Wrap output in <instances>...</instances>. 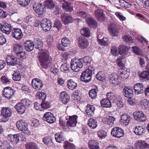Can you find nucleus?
Here are the masks:
<instances>
[{"mask_svg":"<svg viewBox=\"0 0 149 149\" xmlns=\"http://www.w3.org/2000/svg\"><path fill=\"white\" fill-rule=\"evenodd\" d=\"M38 59L40 65L42 68L47 69L50 66L51 62L48 52L47 50H45L40 53Z\"/></svg>","mask_w":149,"mask_h":149,"instance_id":"obj_1","label":"nucleus"},{"mask_svg":"<svg viewBox=\"0 0 149 149\" xmlns=\"http://www.w3.org/2000/svg\"><path fill=\"white\" fill-rule=\"evenodd\" d=\"M32 104L31 101L29 99L25 98L22 99L21 102L17 104L14 108L18 113L21 115L25 112L26 106L29 107Z\"/></svg>","mask_w":149,"mask_h":149,"instance_id":"obj_2","label":"nucleus"},{"mask_svg":"<svg viewBox=\"0 0 149 149\" xmlns=\"http://www.w3.org/2000/svg\"><path fill=\"white\" fill-rule=\"evenodd\" d=\"M94 68L91 66L83 72L81 76V80L86 83L89 82L91 80L93 73H94Z\"/></svg>","mask_w":149,"mask_h":149,"instance_id":"obj_3","label":"nucleus"},{"mask_svg":"<svg viewBox=\"0 0 149 149\" xmlns=\"http://www.w3.org/2000/svg\"><path fill=\"white\" fill-rule=\"evenodd\" d=\"M17 128L20 130L24 132L26 135H29L31 132L28 129V124L24 120H20L16 123Z\"/></svg>","mask_w":149,"mask_h":149,"instance_id":"obj_4","label":"nucleus"},{"mask_svg":"<svg viewBox=\"0 0 149 149\" xmlns=\"http://www.w3.org/2000/svg\"><path fill=\"white\" fill-rule=\"evenodd\" d=\"M61 10L59 8L56 7V14L58 13L60 15V18L63 22L65 24H68L74 21V19L72 18L71 15L65 13L61 14Z\"/></svg>","mask_w":149,"mask_h":149,"instance_id":"obj_5","label":"nucleus"},{"mask_svg":"<svg viewBox=\"0 0 149 149\" xmlns=\"http://www.w3.org/2000/svg\"><path fill=\"white\" fill-rule=\"evenodd\" d=\"M12 111L9 107H3L1 110L0 115L1 121H6L12 115Z\"/></svg>","mask_w":149,"mask_h":149,"instance_id":"obj_6","label":"nucleus"},{"mask_svg":"<svg viewBox=\"0 0 149 149\" xmlns=\"http://www.w3.org/2000/svg\"><path fill=\"white\" fill-rule=\"evenodd\" d=\"M81 60L76 58L72 59L70 62V66L72 70L74 72H78L83 66Z\"/></svg>","mask_w":149,"mask_h":149,"instance_id":"obj_7","label":"nucleus"},{"mask_svg":"<svg viewBox=\"0 0 149 149\" xmlns=\"http://www.w3.org/2000/svg\"><path fill=\"white\" fill-rule=\"evenodd\" d=\"M15 92V91L12 89L10 87H6L4 88L3 96L9 100L14 96Z\"/></svg>","mask_w":149,"mask_h":149,"instance_id":"obj_8","label":"nucleus"},{"mask_svg":"<svg viewBox=\"0 0 149 149\" xmlns=\"http://www.w3.org/2000/svg\"><path fill=\"white\" fill-rule=\"evenodd\" d=\"M111 134L113 137L120 138L124 135L123 130L118 127H115L112 129Z\"/></svg>","mask_w":149,"mask_h":149,"instance_id":"obj_9","label":"nucleus"},{"mask_svg":"<svg viewBox=\"0 0 149 149\" xmlns=\"http://www.w3.org/2000/svg\"><path fill=\"white\" fill-rule=\"evenodd\" d=\"M42 118L44 120L49 123H55L56 120L55 117L53 113L50 112H46L44 114Z\"/></svg>","mask_w":149,"mask_h":149,"instance_id":"obj_10","label":"nucleus"},{"mask_svg":"<svg viewBox=\"0 0 149 149\" xmlns=\"http://www.w3.org/2000/svg\"><path fill=\"white\" fill-rule=\"evenodd\" d=\"M6 61L8 65H15L20 63L19 60L14 56H7L6 58Z\"/></svg>","mask_w":149,"mask_h":149,"instance_id":"obj_11","label":"nucleus"},{"mask_svg":"<svg viewBox=\"0 0 149 149\" xmlns=\"http://www.w3.org/2000/svg\"><path fill=\"white\" fill-rule=\"evenodd\" d=\"M110 82L114 85H118L121 83V80L119 79V75L116 74H111L109 76Z\"/></svg>","mask_w":149,"mask_h":149,"instance_id":"obj_12","label":"nucleus"},{"mask_svg":"<svg viewBox=\"0 0 149 149\" xmlns=\"http://www.w3.org/2000/svg\"><path fill=\"white\" fill-rule=\"evenodd\" d=\"M133 115L135 119L138 121L143 122L146 119V115L141 111L134 112Z\"/></svg>","mask_w":149,"mask_h":149,"instance_id":"obj_13","label":"nucleus"},{"mask_svg":"<svg viewBox=\"0 0 149 149\" xmlns=\"http://www.w3.org/2000/svg\"><path fill=\"white\" fill-rule=\"evenodd\" d=\"M51 21L47 19H44L41 21V26L43 30L46 32L49 30L51 28Z\"/></svg>","mask_w":149,"mask_h":149,"instance_id":"obj_14","label":"nucleus"},{"mask_svg":"<svg viewBox=\"0 0 149 149\" xmlns=\"http://www.w3.org/2000/svg\"><path fill=\"white\" fill-rule=\"evenodd\" d=\"M31 84L33 88L37 90L41 89L43 86L42 82L41 80L37 78L32 79Z\"/></svg>","mask_w":149,"mask_h":149,"instance_id":"obj_15","label":"nucleus"},{"mask_svg":"<svg viewBox=\"0 0 149 149\" xmlns=\"http://www.w3.org/2000/svg\"><path fill=\"white\" fill-rule=\"evenodd\" d=\"M12 36L17 40H19L22 38L23 35L20 29L14 28L12 30Z\"/></svg>","mask_w":149,"mask_h":149,"instance_id":"obj_16","label":"nucleus"},{"mask_svg":"<svg viewBox=\"0 0 149 149\" xmlns=\"http://www.w3.org/2000/svg\"><path fill=\"white\" fill-rule=\"evenodd\" d=\"M123 92L124 96L129 99L132 98L133 96V89L131 87H125L123 89Z\"/></svg>","mask_w":149,"mask_h":149,"instance_id":"obj_17","label":"nucleus"},{"mask_svg":"<svg viewBox=\"0 0 149 149\" xmlns=\"http://www.w3.org/2000/svg\"><path fill=\"white\" fill-rule=\"evenodd\" d=\"M33 9L36 12L40 15H42L46 11L44 6L41 3H36L33 6Z\"/></svg>","mask_w":149,"mask_h":149,"instance_id":"obj_18","label":"nucleus"},{"mask_svg":"<svg viewBox=\"0 0 149 149\" xmlns=\"http://www.w3.org/2000/svg\"><path fill=\"white\" fill-rule=\"evenodd\" d=\"M79 46L81 49L86 48L88 46V42L86 38L84 37H79L78 38Z\"/></svg>","mask_w":149,"mask_h":149,"instance_id":"obj_19","label":"nucleus"},{"mask_svg":"<svg viewBox=\"0 0 149 149\" xmlns=\"http://www.w3.org/2000/svg\"><path fill=\"white\" fill-rule=\"evenodd\" d=\"M94 14L96 18L100 22L104 21L105 18V15L103 13V10L101 9H97L95 10Z\"/></svg>","mask_w":149,"mask_h":149,"instance_id":"obj_20","label":"nucleus"},{"mask_svg":"<svg viewBox=\"0 0 149 149\" xmlns=\"http://www.w3.org/2000/svg\"><path fill=\"white\" fill-rule=\"evenodd\" d=\"M22 135L20 134H18L14 135H9L8 136V140L13 143L16 144L21 140Z\"/></svg>","mask_w":149,"mask_h":149,"instance_id":"obj_21","label":"nucleus"},{"mask_svg":"<svg viewBox=\"0 0 149 149\" xmlns=\"http://www.w3.org/2000/svg\"><path fill=\"white\" fill-rule=\"evenodd\" d=\"M59 1L62 4L63 8L66 11L70 12L73 10V6L70 2L64 0H60Z\"/></svg>","mask_w":149,"mask_h":149,"instance_id":"obj_22","label":"nucleus"},{"mask_svg":"<svg viewBox=\"0 0 149 149\" xmlns=\"http://www.w3.org/2000/svg\"><path fill=\"white\" fill-rule=\"evenodd\" d=\"M134 89L136 94H139L143 93L145 87L142 84L137 83L135 84Z\"/></svg>","mask_w":149,"mask_h":149,"instance_id":"obj_23","label":"nucleus"},{"mask_svg":"<svg viewBox=\"0 0 149 149\" xmlns=\"http://www.w3.org/2000/svg\"><path fill=\"white\" fill-rule=\"evenodd\" d=\"M25 49L27 52H30L34 48V43L31 40H27L24 43Z\"/></svg>","mask_w":149,"mask_h":149,"instance_id":"obj_24","label":"nucleus"},{"mask_svg":"<svg viewBox=\"0 0 149 149\" xmlns=\"http://www.w3.org/2000/svg\"><path fill=\"white\" fill-rule=\"evenodd\" d=\"M60 99L63 103L66 104L69 101L70 97L65 92L63 91L60 93Z\"/></svg>","mask_w":149,"mask_h":149,"instance_id":"obj_25","label":"nucleus"},{"mask_svg":"<svg viewBox=\"0 0 149 149\" xmlns=\"http://www.w3.org/2000/svg\"><path fill=\"white\" fill-rule=\"evenodd\" d=\"M77 116L74 115L73 116H69V120L67 122V125L68 126L70 127H74L76 126L77 121Z\"/></svg>","mask_w":149,"mask_h":149,"instance_id":"obj_26","label":"nucleus"},{"mask_svg":"<svg viewBox=\"0 0 149 149\" xmlns=\"http://www.w3.org/2000/svg\"><path fill=\"white\" fill-rule=\"evenodd\" d=\"M34 47L38 49L39 51H41L42 50V48L43 46V43L41 40L36 38L34 39Z\"/></svg>","mask_w":149,"mask_h":149,"instance_id":"obj_27","label":"nucleus"},{"mask_svg":"<svg viewBox=\"0 0 149 149\" xmlns=\"http://www.w3.org/2000/svg\"><path fill=\"white\" fill-rule=\"evenodd\" d=\"M109 29L110 33L114 36H116L118 33V31L116 26L114 24H110L109 26Z\"/></svg>","mask_w":149,"mask_h":149,"instance_id":"obj_28","label":"nucleus"},{"mask_svg":"<svg viewBox=\"0 0 149 149\" xmlns=\"http://www.w3.org/2000/svg\"><path fill=\"white\" fill-rule=\"evenodd\" d=\"M86 22L89 27L94 28L97 26V23L95 20L92 17H88L87 18Z\"/></svg>","mask_w":149,"mask_h":149,"instance_id":"obj_29","label":"nucleus"},{"mask_svg":"<svg viewBox=\"0 0 149 149\" xmlns=\"http://www.w3.org/2000/svg\"><path fill=\"white\" fill-rule=\"evenodd\" d=\"M135 133L137 135L143 134L145 132L146 130L141 126H136L135 129H133Z\"/></svg>","mask_w":149,"mask_h":149,"instance_id":"obj_30","label":"nucleus"},{"mask_svg":"<svg viewBox=\"0 0 149 149\" xmlns=\"http://www.w3.org/2000/svg\"><path fill=\"white\" fill-rule=\"evenodd\" d=\"M128 50V47L125 45H121L118 48L119 54L122 56L127 54Z\"/></svg>","mask_w":149,"mask_h":149,"instance_id":"obj_31","label":"nucleus"},{"mask_svg":"<svg viewBox=\"0 0 149 149\" xmlns=\"http://www.w3.org/2000/svg\"><path fill=\"white\" fill-rule=\"evenodd\" d=\"M0 29L3 32L7 34H9L11 29V27L10 24L6 23L4 25H2V26L0 27Z\"/></svg>","mask_w":149,"mask_h":149,"instance_id":"obj_32","label":"nucleus"},{"mask_svg":"<svg viewBox=\"0 0 149 149\" xmlns=\"http://www.w3.org/2000/svg\"><path fill=\"white\" fill-rule=\"evenodd\" d=\"M115 119V118L114 117L108 116L106 118L103 120L104 124L112 126L113 124V123Z\"/></svg>","mask_w":149,"mask_h":149,"instance_id":"obj_33","label":"nucleus"},{"mask_svg":"<svg viewBox=\"0 0 149 149\" xmlns=\"http://www.w3.org/2000/svg\"><path fill=\"white\" fill-rule=\"evenodd\" d=\"M88 147L91 149H98L99 146L98 142L94 140H91L88 143Z\"/></svg>","mask_w":149,"mask_h":149,"instance_id":"obj_34","label":"nucleus"},{"mask_svg":"<svg viewBox=\"0 0 149 149\" xmlns=\"http://www.w3.org/2000/svg\"><path fill=\"white\" fill-rule=\"evenodd\" d=\"M101 105L105 107H111V103L109 99L105 98L103 99L100 101Z\"/></svg>","mask_w":149,"mask_h":149,"instance_id":"obj_35","label":"nucleus"},{"mask_svg":"<svg viewBox=\"0 0 149 149\" xmlns=\"http://www.w3.org/2000/svg\"><path fill=\"white\" fill-rule=\"evenodd\" d=\"M67 82V86L69 89L73 90L76 88L77 86V84L72 79L69 80H68Z\"/></svg>","mask_w":149,"mask_h":149,"instance_id":"obj_36","label":"nucleus"},{"mask_svg":"<svg viewBox=\"0 0 149 149\" xmlns=\"http://www.w3.org/2000/svg\"><path fill=\"white\" fill-rule=\"evenodd\" d=\"M43 4L45 7L49 9H52L55 5V3L52 0H46Z\"/></svg>","mask_w":149,"mask_h":149,"instance_id":"obj_37","label":"nucleus"},{"mask_svg":"<svg viewBox=\"0 0 149 149\" xmlns=\"http://www.w3.org/2000/svg\"><path fill=\"white\" fill-rule=\"evenodd\" d=\"M121 118L120 122L123 123L125 125L128 124L131 119L130 117L126 114L122 115Z\"/></svg>","mask_w":149,"mask_h":149,"instance_id":"obj_38","label":"nucleus"},{"mask_svg":"<svg viewBox=\"0 0 149 149\" xmlns=\"http://www.w3.org/2000/svg\"><path fill=\"white\" fill-rule=\"evenodd\" d=\"M88 125L92 129L95 128L97 126V123L95 119L90 118L88 122Z\"/></svg>","mask_w":149,"mask_h":149,"instance_id":"obj_39","label":"nucleus"},{"mask_svg":"<svg viewBox=\"0 0 149 149\" xmlns=\"http://www.w3.org/2000/svg\"><path fill=\"white\" fill-rule=\"evenodd\" d=\"M13 51L15 53L22 52L23 50V47L21 45L18 44H15L13 46Z\"/></svg>","mask_w":149,"mask_h":149,"instance_id":"obj_40","label":"nucleus"},{"mask_svg":"<svg viewBox=\"0 0 149 149\" xmlns=\"http://www.w3.org/2000/svg\"><path fill=\"white\" fill-rule=\"evenodd\" d=\"M81 34L84 36L88 37L90 36L91 33L90 30L88 28H84L81 29Z\"/></svg>","mask_w":149,"mask_h":149,"instance_id":"obj_41","label":"nucleus"},{"mask_svg":"<svg viewBox=\"0 0 149 149\" xmlns=\"http://www.w3.org/2000/svg\"><path fill=\"white\" fill-rule=\"evenodd\" d=\"M138 145L140 149H149V144L145 141H139Z\"/></svg>","mask_w":149,"mask_h":149,"instance_id":"obj_42","label":"nucleus"},{"mask_svg":"<svg viewBox=\"0 0 149 149\" xmlns=\"http://www.w3.org/2000/svg\"><path fill=\"white\" fill-rule=\"evenodd\" d=\"M25 146L26 149H38L37 146L35 143L31 142H27Z\"/></svg>","mask_w":149,"mask_h":149,"instance_id":"obj_43","label":"nucleus"},{"mask_svg":"<svg viewBox=\"0 0 149 149\" xmlns=\"http://www.w3.org/2000/svg\"><path fill=\"white\" fill-rule=\"evenodd\" d=\"M13 79L15 81H19L21 78V74L19 71L17 70L14 71L13 74Z\"/></svg>","mask_w":149,"mask_h":149,"instance_id":"obj_44","label":"nucleus"},{"mask_svg":"<svg viewBox=\"0 0 149 149\" xmlns=\"http://www.w3.org/2000/svg\"><path fill=\"white\" fill-rule=\"evenodd\" d=\"M98 90L94 88L91 90L89 92V95L91 98L93 99H95L97 95V92Z\"/></svg>","mask_w":149,"mask_h":149,"instance_id":"obj_45","label":"nucleus"},{"mask_svg":"<svg viewBox=\"0 0 149 149\" xmlns=\"http://www.w3.org/2000/svg\"><path fill=\"white\" fill-rule=\"evenodd\" d=\"M118 74L119 75V77L121 80V82L122 80L127 79L129 76V74L125 70L120 72V74Z\"/></svg>","mask_w":149,"mask_h":149,"instance_id":"obj_46","label":"nucleus"},{"mask_svg":"<svg viewBox=\"0 0 149 149\" xmlns=\"http://www.w3.org/2000/svg\"><path fill=\"white\" fill-rule=\"evenodd\" d=\"M95 108L93 106L88 105L86 109V112L87 115H92L93 114V112Z\"/></svg>","mask_w":149,"mask_h":149,"instance_id":"obj_47","label":"nucleus"},{"mask_svg":"<svg viewBox=\"0 0 149 149\" xmlns=\"http://www.w3.org/2000/svg\"><path fill=\"white\" fill-rule=\"evenodd\" d=\"M119 3L120 5L123 8L126 9L130 7L131 4L124 0H117Z\"/></svg>","mask_w":149,"mask_h":149,"instance_id":"obj_48","label":"nucleus"},{"mask_svg":"<svg viewBox=\"0 0 149 149\" xmlns=\"http://www.w3.org/2000/svg\"><path fill=\"white\" fill-rule=\"evenodd\" d=\"M63 147L64 149H74L75 146L74 144L71 143L67 141H65Z\"/></svg>","mask_w":149,"mask_h":149,"instance_id":"obj_49","label":"nucleus"},{"mask_svg":"<svg viewBox=\"0 0 149 149\" xmlns=\"http://www.w3.org/2000/svg\"><path fill=\"white\" fill-rule=\"evenodd\" d=\"M125 60L122 57L118 58L116 61L117 65L120 67H123L125 65Z\"/></svg>","mask_w":149,"mask_h":149,"instance_id":"obj_50","label":"nucleus"},{"mask_svg":"<svg viewBox=\"0 0 149 149\" xmlns=\"http://www.w3.org/2000/svg\"><path fill=\"white\" fill-rule=\"evenodd\" d=\"M1 81L4 84L7 85L10 84V80L8 79L5 76H2L1 77Z\"/></svg>","mask_w":149,"mask_h":149,"instance_id":"obj_51","label":"nucleus"},{"mask_svg":"<svg viewBox=\"0 0 149 149\" xmlns=\"http://www.w3.org/2000/svg\"><path fill=\"white\" fill-rule=\"evenodd\" d=\"M36 97L39 100H42V101L45 100L46 96L43 92H37L36 93Z\"/></svg>","mask_w":149,"mask_h":149,"instance_id":"obj_52","label":"nucleus"},{"mask_svg":"<svg viewBox=\"0 0 149 149\" xmlns=\"http://www.w3.org/2000/svg\"><path fill=\"white\" fill-rule=\"evenodd\" d=\"M79 91L78 90H76L74 91L72 94V96L75 98L74 100H76L77 101H79L80 100L81 98L80 96Z\"/></svg>","mask_w":149,"mask_h":149,"instance_id":"obj_53","label":"nucleus"},{"mask_svg":"<svg viewBox=\"0 0 149 149\" xmlns=\"http://www.w3.org/2000/svg\"><path fill=\"white\" fill-rule=\"evenodd\" d=\"M69 40L66 37H64L61 39V44L64 47H68L70 44Z\"/></svg>","mask_w":149,"mask_h":149,"instance_id":"obj_54","label":"nucleus"},{"mask_svg":"<svg viewBox=\"0 0 149 149\" xmlns=\"http://www.w3.org/2000/svg\"><path fill=\"white\" fill-rule=\"evenodd\" d=\"M17 1L18 4L21 6H26L29 4L30 0H18Z\"/></svg>","mask_w":149,"mask_h":149,"instance_id":"obj_55","label":"nucleus"},{"mask_svg":"<svg viewBox=\"0 0 149 149\" xmlns=\"http://www.w3.org/2000/svg\"><path fill=\"white\" fill-rule=\"evenodd\" d=\"M43 141L44 143L48 146L52 144V140L49 137H45L43 138Z\"/></svg>","mask_w":149,"mask_h":149,"instance_id":"obj_56","label":"nucleus"},{"mask_svg":"<svg viewBox=\"0 0 149 149\" xmlns=\"http://www.w3.org/2000/svg\"><path fill=\"white\" fill-rule=\"evenodd\" d=\"M98 42L101 45L106 46L108 45V42L107 41H105L104 40V37L101 39H100L99 35L97 36Z\"/></svg>","mask_w":149,"mask_h":149,"instance_id":"obj_57","label":"nucleus"},{"mask_svg":"<svg viewBox=\"0 0 149 149\" xmlns=\"http://www.w3.org/2000/svg\"><path fill=\"white\" fill-rule=\"evenodd\" d=\"M69 65L67 63L63 64L60 68L61 70L63 72H66V71L69 70Z\"/></svg>","mask_w":149,"mask_h":149,"instance_id":"obj_58","label":"nucleus"},{"mask_svg":"<svg viewBox=\"0 0 149 149\" xmlns=\"http://www.w3.org/2000/svg\"><path fill=\"white\" fill-rule=\"evenodd\" d=\"M91 58L89 56H86L83 58L80 59L81 60V62L83 61L84 63L86 65L90 63L91 61Z\"/></svg>","mask_w":149,"mask_h":149,"instance_id":"obj_59","label":"nucleus"},{"mask_svg":"<svg viewBox=\"0 0 149 149\" xmlns=\"http://www.w3.org/2000/svg\"><path fill=\"white\" fill-rule=\"evenodd\" d=\"M56 136H58L56 138V142L57 143H60L61 144H62L64 143V139L63 138V137L62 135L58 134H56Z\"/></svg>","mask_w":149,"mask_h":149,"instance_id":"obj_60","label":"nucleus"},{"mask_svg":"<svg viewBox=\"0 0 149 149\" xmlns=\"http://www.w3.org/2000/svg\"><path fill=\"white\" fill-rule=\"evenodd\" d=\"M111 52L112 54L115 56L119 54V50H118V48L115 46L111 48Z\"/></svg>","mask_w":149,"mask_h":149,"instance_id":"obj_61","label":"nucleus"},{"mask_svg":"<svg viewBox=\"0 0 149 149\" xmlns=\"http://www.w3.org/2000/svg\"><path fill=\"white\" fill-rule=\"evenodd\" d=\"M141 77L146 80H149V72L147 71H144L141 74Z\"/></svg>","mask_w":149,"mask_h":149,"instance_id":"obj_62","label":"nucleus"},{"mask_svg":"<svg viewBox=\"0 0 149 149\" xmlns=\"http://www.w3.org/2000/svg\"><path fill=\"white\" fill-rule=\"evenodd\" d=\"M96 78L99 80L103 81L104 79V75L102 71L99 72L96 75Z\"/></svg>","mask_w":149,"mask_h":149,"instance_id":"obj_63","label":"nucleus"},{"mask_svg":"<svg viewBox=\"0 0 149 149\" xmlns=\"http://www.w3.org/2000/svg\"><path fill=\"white\" fill-rule=\"evenodd\" d=\"M97 134L98 136L101 139L105 138L107 136L106 132L102 130L98 131Z\"/></svg>","mask_w":149,"mask_h":149,"instance_id":"obj_64","label":"nucleus"}]
</instances>
